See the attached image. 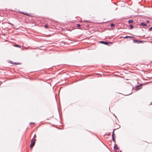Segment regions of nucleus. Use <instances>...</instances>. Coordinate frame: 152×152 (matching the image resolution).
<instances>
[{"mask_svg":"<svg viewBox=\"0 0 152 152\" xmlns=\"http://www.w3.org/2000/svg\"><path fill=\"white\" fill-rule=\"evenodd\" d=\"M26 15H29L28 14H25Z\"/></svg>","mask_w":152,"mask_h":152,"instance_id":"23","label":"nucleus"},{"mask_svg":"<svg viewBox=\"0 0 152 152\" xmlns=\"http://www.w3.org/2000/svg\"><path fill=\"white\" fill-rule=\"evenodd\" d=\"M141 25L142 26H147V24L146 23H141Z\"/></svg>","mask_w":152,"mask_h":152,"instance_id":"6","label":"nucleus"},{"mask_svg":"<svg viewBox=\"0 0 152 152\" xmlns=\"http://www.w3.org/2000/svg\"><path fill=\"white\" fill-rule=\"evenodd\" d=\"M134 38V37H132V36H126L124 37V38Z\"/></svg>","mask_w":152,"mask_h":152,"instance_id":"8","label":"nucleus"},{"mask_svg":"<svg viewBox=\"0 0 152 152\" xmlns=\"http://www.w3.org/2000/svg\"><path fill=\"white\" fill-rule=\"evenodd\" d=\"M34 124V123H32V122H31L30 123V124Z\"/></svg>","mask_w":152,"mask_h":152,"instance_id":"22","label":"nucleus"},{"mask_svg":"<svg viewBox=\"0 0 152 152\" xmlns=\"http://www.w3.org/2000/svg\"><path fill=\"white\" fill-rule=\"evenodd\" d=\"M36 140V139H34V140L32 138L31 140V144L30 145V147L31 149H32L33 146L35 144V141Z\"/></svg>","mask_w":152,"mask_h":152,"instance_id":"1","label":"nucleus"},{"mask_svg":"<svg viewBox=\"0 0 152 152\" xmlns=\"http://www.w3.org/2000/svg\"><path fill=\"white\" fill-rule=\"evenodd\" d=\"M15 64H19V63H14Z\"/></svg>","mask_w":152,"mask_h":152,"instance_id":"19","label":"nucleus"},{"mask_svg":"<svg viewBox=\"0 0 152 152\" xmlns=\"http://www.w3.org/2000/svg\"><path fill=\"white\" fill-rule=\"evenodd\" d=\"M83 22H86V23H90L91 22H89V21L87 20H84L83 21Z\"/></svg>","mask_w":152,"mask_h":152,"instance_id":"13","label":"nucleus"},{"mask_svg":"<svg viewBox=\"0 0 152 152\" xmlns=\"http://www.w3.org/2000/svg\"><path fill=\"white\" fill-rule=\"evenodd\" d=\"M133 42L134 43H137V44H139L142 42V40H137L135 39H134Z\"/></svg>","mask_w":152,"mask_h":152,"instance_id":"3","label":"nucleus"},{"mask_svg":"<svg viewBox=\"0 0 152 152\" xmlns=\"http://www.w3.org/2000/svg\"><path fill=\"white\" fill-rule=\"evenodd\" d=\"M12 62V61H11V62L10 63L11 64H13V63Z\"/></svg>","mask_w":152,"mask_h":152,"instance_id":"24","label":"nucleus"},{"mask_svg":"<svg viewBox=\"0 0 152 152\" xmlns=\"http://www.w3.org/2000/svg\"><path fill=\"white\" fill-rule=\"evenodd\" d=\"M134 27L132 25H130V29H132Z\"/></svg>","mask_w":152,"mask_h":152,"instance_id":"12","label":"nucleus"},{"mask_svg":"<svg viewBox=\"0 0 152 152\" xmlns=\"http://www.w3.org/2000/svg\"><path fill=\"white\" fill-rule=\"evenodd\" d=\"M112 140H113V141L114 142H115V140L114 137V136H113V135H112Z\"/></svg>","mask_w":152,"mask_h":152,"instance_id":"9","label":"nucleus"},{"mask_svg":"<svg viewBox=\"0 0 152 152\" xmlns=\"http://www.w3.org/2000/svg\"><path fill=\"white\" fill-rule=\"evenodd\" d=\"M14 46L15 47L19 48H21V46H20L18 45L15 44V45H14Z\"/></svg>","mask_w":152,"mask_h":152,"instance_id":"7","label":"nucleus"},{"mask_svg":"<svg viewBox=\"0 0 152 152\" xmlns=\"http://www.w3.org/2000/svg\"><path fill=\"white\" fill-rule=\"evenodd\" d=\"M44 27L45 28H48V26L47 25V24H45V25Z\"/></svg>","mask_w":152,"mask_h":152,"instance_id":"14","label":"nucleus"},{"mask_svg":"<svg viewBox=\"0 0 152 152\" xmlns=\"http://www.w3.org/2000/svg\"><path fill=\"white\" fill-rule=\"evenodd\" d=\"M77 26L78 27H80L81 26L80 25L79 23L77 24Z\"/></svg>","mask_w":152,"mask_h":152,"instance_id":"16","label":"nucleus"},{"mask_svg":"<svg viewBox=\"0 0 152 152\" xmlns=\"http://www.w3.org/2000/svg\"><path fill=\"white\" fill-rule=\"evenodd\" d=\"M151 30H152V26L149 28V31H151Z\"/></svg>","mask_w":152,"mask_h":152,"instance_id":"15","label":"nucleus"},{"mask_svg":"<svg viewBox=\"0 0 152 152\" xmlns=\"http://www.w3.org/2000/svg\"><path fill=\"white\" fill-rule=\"evenodd\" d=\"M36 135L35 134L34 135L33 137V138H36Z\"/></svg>","mask_w":152,"mask_h":152,"instance_id":"20","label":"nucleus"},{"mask_svg":"<svg viewBox=\"0 0 152 152\" xmlns=\"http://www.w3.org/2000/svg\"><path fill=\"white\" fill-rule=\"evenodd\" d=\"M8 24H10V25H12V26H14V25L13 24H12V23H10V22H9L8 23Z\"/></svg>","mask_w":152,"mask_h":152,"instance_id":"17","label":"nucleus"},{"mask_svg":"<svg viewBox=\"0 0 152 152\" xmlns=\"http://www.w3.org/2000/svg\"><path fill=\"white\" fill-rule=\"evenodd\" d=\"M133 22V20H129L128 21V22L129 23H132Z\"/></svg>","mask_w":152,"mask_h":152,"instance_id":"10","label":"nucleus"},{"mask_svg":"<svg viewBox=\"0 0 152 152\" xmlns=\"http://www.w3.org/2000/svg\"><path fill=\"white\" fill-rule=\"evenodd\" d=\"M114 149L115 150V151H116L117 150H118V148L117 147V145H115L114 146Z\"/></svg>","mask_w":152,"mask_h":152,"instance_id":"5","label":"nucleus"},{"mask_svg":"<svg viewBox=\"0 0 152 152\" xmlns=\"http://www.w3.org/2000/svg\"><path fill=\"white\" fill-rule=\"evenodd\" d=\"M110 26L111 27H113L114 26H115V25L114 23H111L110 25Z\"/></svg>","mask_w":152,"mask_h":152,"instance_id":"11","label":"nucleus"},{"mask_svg":"<svg viewBox=\"0 0 152 152\" xmlns=\"http://www.w3.org/2000/svg\"><path fill=\"white\" fill-rule=\"evenodd\" d=\"M99 42L100 43H102L105 45H108L109 43H112L111 42H107L104 41H100Z\"/></svg>","mask_w":152,"mask_h":152,"instance_id":"2","label":"nucleus"},{"mask_svg":"<svg viewBox=\"0 0 152 152\" xmlns=\"http://www.w3.org/2000/svg\"><path fill=\"white\" fill-rule=\"evenodd\" d=\"M115 130V129H114L113 132H112V135H113L114 136V131Z\"/></svg>","mask_w":152,"mask_h":152,"instance_id":"18","label":"nucleus"},{"mask_svg":"<svg viewBox=\"0 0 152 152\" xmlns=\"http://www.w3.org/2000/svg\"><path fill=\"white\" fill-rule=\"evenodd\" d=\"M147 22L148 23H149V22H150V21L148 20H147Z\"/></svg>","mask_w":152,"mask_h":152,"instance_id":"21","label":"nucleus"},{"mask_svg":"<svg viewBox=\"0 0 152 152\" xmlns=\"http://www.w3.org/2000/svg\"><path fill=\"white\" fill-rule=\"evenodd\" d=\"M141 88H142V87L140 85H139V86H136L135 88V89L136 90H138L140 89Z\"/></svg>","mask_w":152,"mask_h":152,"instance_id":"4","label":"nucleus"}]
</instances>
